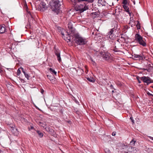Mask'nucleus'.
<instances>
[{
	"label": "nucleus",
	"mask_w": 153,
	"mask_h": 153,
	"mask_svg": "<svg viewBox=\"0 0 153 153\" xmlns=\"http://www.w3.org/2000/svg\"><path fill=\"white\" fill-rule=\"evenodd\" d=\"M68 29L67 31L64 30L61 31V34L62 36V37L67 42H71L72 40L73 36H75V29L73 27L71 22H69L68 24Z\"/></svg>",
	"instance_id": "f257e3e1"
},
{
	"label": "nucleus",
	"mask_w": 153,
	"mask_h": 153,
	"mask_svg": "<svg viewBox=\"0 0 153 153\" xmlns=\"http://www.w3.org/2000/svg\"><path fill=\"white\" fill-rule=\"evenodd\" d=\"M59 0H51L49 2L50 8L52 10L56 13L59 12L61 5Z\"/></svg>",
	"instance_id": "f03ea898"
},
{
	"label": "nucleus",
	"mask_w": 153,
	"mask_h": 153,
	"mask_svg": "<svg viewBox=\"0 0 153 153\" xmlns=\"http://www.w3.org/2000/svg\"><path fill=\"white\" fill-rule=\"evenodd\" d=\"M89 9L88 6L84 3L83 4L77 5L75 7V10L79 13H82Z\"/></svg>",
	"instance_id": "7ed1b4c3"
},
{
	"label": "nucleus",
	"mask_w": 153,
	"mask_h": 153,
	"mask_svg": "<svg viewBox=\"0 0 153 153\" xmlns=\"http://www.w3.org/2000/svg\"><path fill=\"white\" fill-rule=\"evenodd\" d=\"M135 40L140 45L143 46H146V42L145 39L138 33H136L135 35Z\"/></svg>",
	"instance_id": "20e7f679"
},
{
	"label": "nucleus",
	"mask_w": 153,
	"mask_h": 153,
	"mask_svg": "<svg viewBox=\"0 0 153 153\" xmlns=\"http://www.w3.org/2000/svg\"><path fill=\"white\" fill-rule=\"evenodd\" d=\"M75 38V42L79 45H83L85 44L84 39L82 37H79L78 35H75L74 36Z\"/></svg>",
	"instance_id": "39448f33"
},
{
	"label": "nucleus",
	"mask_w": 153,
	"mask_h": 153,
	"mask_svg": "<svg viewBox=\"0 0 153 153\" xmlns=\"http://www.w3.org/2000/svg\"><path fill=\"white\" fill-rule=\"evenodd\" d=\"M48 6L46 5V3L43 2H41L39 5L38 9L41 12H44L45 10L48 9Z\"/></svg>",
	"instance_id": "423d86ee"
},
{
	"label": "nucleus",
	"mask_w": 153,
	"mask_h": 153,
	"mask_svg": "<svg viewBox=\"0 0 153 153\" xmlns=\"http://www.w3.org/2000/svg\"><path fill=\"white\" fill-rule=\"evenodd\" d=\"M102 58L108 62H110L112 59V56H111L110 53L107 52H104L102 56Z\"/></svg>",
	"instance_id": "0eeeda50"
},
{
	"label": "nucleus",
	"mask_w": 153,
	"mask_h": 153,
	"mask_svg": "<svg viewBox=\"0 0 153 153\" xmlns=\"http://www.w3.org/2000/svg\"><path fill=\"white\" fill-rule=\"evenodd\" d=\"M128 151L127 153H140V150L139 149L131 146L128 149Z\"/></svg>",
	"instance_id": "6e6552de"
},
{
	"label": "nucleus",
	"mask_w": 153,
	"mask_h": 153,
	"mask_svg": "<svg viewBox=\"0 0 153 153\" xmlns=\"http://www.w3.org/2000/svg\"><path fill=\"white\" fill-rule=\"evenodd\" d=\"M54 51L55 54L57 57V59L58 61L59 62H60L61 61V58L60 55V51L58 49H57L54 47Z\"/></svg>",
	"instance_id": "1a4fd4ad"
},
{
	"label": "nucleus",
	"mask_w": 153,
	"mask_h": 153,
	"mask_svg": "<svg viewBox=\"0 0 153 153\" xmlns=\"http://www.w3.org/2000/svg\"><path fill=\"white\" fill-rule=\"evenodd\" d=\"M143 54L137 55L134 54L132 55L131 58L135 60H142L143 59Z\"/></svg>",
	"instance_id": "9d476101"
},
{
	"label": "nucleus",
	"mask_w": 153,
	"mask_h": 153,
	"mask_svg": "<svg viewBox=\"0 0 153 153\" xmlns=\"http://www.w3.org/2000/svg\"><path fill=\"white\" fill-rule=\"evenodd\" d=\"M122 149H121V151L124 152L125 153H127V152H128V149L130 147V146H127L125 145L124 144H122L120 145Z\"/></svg>",
	"instance_id": "9b49d317"
},
{
	"label": "nucleus",
	"mask_w": 153,
	"mask_h": 153,
	"mask_svg": "<svg viewBox=\"0 0 153 153\" xmlns=\"http://www.w3.org/2000/svg\"><path fill=\"white\" fill-rule=\"evenodd\" d=\"M140 79L141 80L145 83H146L147 85L149 84V81H150V78L149 77H146V76H143L140 78Z\"/></svg>",
	"instance_id": "f8f14e48"
},
{
	"label": "nucleus",
	"mask_w": 153,
	"mask_h": 153,
	"mask_svg": "<svg viewBox=\"0 0 153 153\" xmlns=\"http://www.w3.org/2000/svg\"><path fill=\"white\" fill-rule=\"evenodd\" d=\"M84 72L83 70L80 68H77L76 74L78 76L81 75Z\"/></svg>",
	"instance_id": "ddd939ff"
},
{
	"label": "nucleus",
	"mask_w": 153,
	"mask_h": 153,
	"mask_svg": "<svg viewBox=\"0 0 153 153\" xmlns=\"http://www.w3.org/2000/svg\"><path fill=\"white\" fill-rule=\"evenodd\" d=\"M11 131L15 135H17L19 133V132L17 130V128L15 127H14L12 129Z\"/></svg>",
	"instance_id": "4468645a"
},
{
	"label": "nucleus",
	"mask_w": 153,
	"mask_h": 153,
	"mask_svg": "<svg viewBox=\"0 0 153 153\" xmlns=\"http://www.w3.org/2000/svg\"><path fill=\"white\" fill-rule=\"evenodd\" d=\"M48 132L54 137H57L56 134H55L54 130L51 128L50 129Z\"/></svg>",
	"instance_id": "2eb2a0df"
},
{
	"label": "nucleus",
	"mask_w": 153,
	"mask_h": 153,
	"mask_svg": "<svg viewBox=\"0 0 153 153\" xmlns=\"http://www.w3.org/2000/svg\"><path fill=\"white\" fill-rule=\"evenodd\" d=\"M99 14L100 13H99L97 12H95L92 13L91 14V15L92 17L94 19L97 17H98L99 15Z\"/></svg>",
	"instance_id": "dca6fc26"
},
{
	"label": "nucleus",
	"mask_w": 153,
	"mask_h": 153,
	"mask_svg": "<svg viewBox=\"0 0 153 153\" xmlns=\"http://www.w3.org/2000/svg\"><path fill=\"white\" fill-rule=\"evenodd\" d=\"M6 29L4 26H0V34H2L5 32Z\"/></svg>",
	"instance_id": "f3484780"
},
{
	"label": "nucleus",
	"mask_w": 153,
	"mask_h": 153,
	"mask_svg": "<svg viewBox=\"0 0 153 153\" xmlns=\"http://www.w3.org/2000/svg\"><path fill=\"white\" fill-rule=\"evenodd\" d=\"M123 7L125 10V11L128 13L130 15V13L129 12V8L128 7L127 5H123Z\"/></svg>",
	"instance_id": "a211bd4d"
},
{
	"label": "nucleus",
	"mask_w": 153,
	"mask_h": 153,
	"mask_svg": "<svg viewBox=\"0 0 153 153\" xmlns=\"http://www.w3.org/2000/svg\"><path fill=\"white\" fill-rule=\"evenodd\" d=\"M77 68H70V70L74 74H76Z\"/></svg>",
	"instance_id": "6ab92c4d"
},
{
	"label": "nucleus",
	"mask_w": 153,
	"mask_h": 153,
	"mask_svg": "<svg viewBox=\"0 0 153 153\" xmlns=\"http://www.w3.org/2000/svg\"><path fill=\"white\" fill-rule=\"evenodd\" d=\"M49 70L50 71V72L51 73L53 74H54L55 75H56L57 72L55 71L54 69H53L51 68H50Z\"/></svg>",
	"instance_id": "aec40b11"
},
{
	"label": "nucleus",
	"mask_w": 153,
	"mask_h": 153,
	"mask_svg": "<svg viewBox=\"0 0 153 153\" xmlns=\"http://www.w3.org/2000/svg\"><path fill=\"white\" fill-rule=\"evenodd\" d=\"M87 79L89 82H94L95 81L94 79L93 78L90 77H86Z\"/></svg>",
	"instance_id": "412c9836"
},
{
	"label": "nucleus",
	"mask_w": 153,
	"mask_h": 153,
	"mask_svg": "<svg viewBox=\"0 0 153 153\" xmlns=\"http://www.w3.org/2000/svg\"><path fill=\"white\" fill-rule=\"evenodd\" d=\"M37 133L39 135V137L41 138L42 137L43 135V134L42 132H40V131L39 130H37L36 131Z\"/></svg>",
	"instance_id": "4be33fe9"
},
{
	"label": "nucleus",
	"mask_w": 153,
	"mask_h": 153,
	"mask_svg": "<svg viewBox=\"0 0 153 153\" xmlns=\"http://www.w3.org/2000/svg\"><path fill=\"white\" fill-rule=\"evenodd\" d=\"M47 76L48 78L49 79V80L51 81H53V79L55 78L53 75H47Z\"/></svg>",
	"instance_id": "5701e85b"
},
{
	"label": "nucleus",
	"mask_w": 153,
	"mask_h": 153,
	"mask_svg": "<svg viewBox=\"0 0 153 153\" xmlns=\"http://www.w3.org/2000/svg\"><path fill=\"white\" fill-rule=\"evenodd\" d=\"M153 68H140V69H143L144 70H146L149 72H150L152 71Z\"/></svg>",
	"instance_id": "b1692460"
},
{
	"label": "nucleus",
	"mask_w": 153,
	"mask_h": 153,
	"mask_svg": "<svg viewBox=\"0 0 153 153\" xmlns=\"http://www.w3.org/2000/svg\"><path fill=\"white\" fill-rule=\"evenodd\" d=\"M77 1L79 2L81 1H87L89 2L92 3L94 1V0H77Z\"/></svg>",
	"instance_id": "393cba45"
},
{
	"label": "nucleus",
	"mask_w": 153,
	"mask_h": 153,
	"mask_svg": "<svg viewBox=\"0 0 153 153\" xmlns=\"http://www.w3.org/2000/svg\"><path fill=\"white\" fill-rule=\"evenodd\" d=\"M136 142V140H134V139L132 140L130 142V144L131 145L134 146L135 145V143Z\"/></svg>",
	"instance_id": "a878e982"
},
{
	"label": "nucleus",
	"mask_w": 153,
	"mask_h": 153,
	"mask_svg": "<svg viewBox=\"0 0 153 153\" xmlns=\"http://www.w3.org/2000/svg\"><path fill=\"white\" fill-rule=\"evenodd\" d=\"M114 32L113 29H112L110 31H109L108 33V35L109 36V37L110 38H111L110 36H111L112 34Z\"/></svg>",
	"instance_id": "bb28decb"
},
{
	"label": "nucleus",
	"mask_w": 153,
	"mask_h": 153,
	"mask_svg": "<svg viewBox=\"0 0 153 153\" xmlns=\"http://www.w3.org/2000/svg\"><path fill=\"white\" fill-rule=\"evenodd\" d=\"M15 127V126L13 124H11L9 125L8 126V128L10 130H11L13 128Z\"/></svg>",
	"instance_id": "cd10ccee"
},
{
	"label": "nucleus",
	"mask_w": 153,
	"mask_h": 153,
	"mask_svg": "<svg viewBox=\"0 0 153 153\" xmlns=\"http://www.w3.org/2000/svg\"><path fill=\"white\" fill-rule=\"evenodd\" d=\"M136 27L137 29H140V24L139 23V22L138 21V23L136 25Z\"/></svg>",
	"instance_id": "c85d7f7f"
},
{
	"label": "nucleus",
	"mask_w": 153,
	"mask_h": 153,
	"mask_svg": "<svg viewBox=\"0 0 153 153\" xmlns=\"http://www.w3.org/2000/svg\"><path fill=\"white\" fill-rule=\"evenodd\" d=\"M39 125L40 126H41L43 128H45V124H44L42 122H39Z\"/></svg>",
	"instance_id": "c756f323"
},
{
	"label": "nucleus",
	"mask_w": 153,
	"mask_h": 153,
	"mask_svg": "<svg viewBox=\"0 0 153 153\" xmlns=\"http://www.w3.org/2000/svg\"><path fill=\"white\" fill-rule=\"evenodd\" d=\"M140 78L141 77H140L139 76H136V79L137 80L138 82L139 83H141V81L140 80Z\"/></svg>",
	"instance_id": "7c9ffc66"
},
{
	"label": "nucleus",
	"mask_w": 153,
	"mask_h": 153,
	"mask_svg": "<svg viewBox=\"0 0 153 153\" xmlns=\"http://www.w3.org/2000/svg\"><path fill=\"white\" fill-rule=\"evenodd\" d=\"M20 68L18 69V70H17V75L18 76H19L20 75V74L21 73V71L20 70Z\"/></svg>",
	"instance_id": "2f4dec72"
},
{
	"label": "nucleus",
	"mask_w": 153,
	"mask_h": 153,
	"mask_svg": "<svg viewBox=\"0 0 153 153\" xmlns=\"http://www.w3.org/2000/svg\"><path fill=\"white\" fill-rule=\"evenodd\" d=\"M128 1L127 0H125L123 1L122 4L123 5H127Z\"/></svg>",
	"instance_id": "473e14b6"
},
{
	"label": "nucleus",
	"mask_w": 153,
	"mask_h": 153,
	"mask_svg": "<svg viewBox=\"0 0 153 153\" xmlns=\"http://www.w3.org/2000/svg\"><path fill=\"white\" fill-rule=\"evenodd\" d=\"M76 3L75 1H74L73 2L72 1V4L73 5V6L74 7V8L75 9V7L77 5H76Z\"/></svg>",
	"instance_id": "72a5a7b5"
},
{
	"label": "nucleus",
	"mask_w": 153,
	"mask_h": 153,
	"mask_svg": "<svg viewBox=\"0 0 153 153\" xmlns=\"http://www.w3.org/2000/svg\"><path fill=\"white\" fill-rule=\"evenodd\" d=\"M51 128V127H50L48 126V127H45V128H45L46 131H48V132L49 131V130Z\"/></svg>",
	"instance_id": "f704fd0d"
},
{
	"label": "nucleus",
	"mask_w": 153,
	"mask_h": 153,
	"mask_svg": "<svg viewBox=\"0 0 153 153\" xmlns=\"http://www.w3.org/2000/svg\"><path fill=\"white\" fill-rule=\"evenodd\" d=\"M28 14L30 15V17L31 18L32 20L33 19V17L32 15V14L31 13V12L30 11H29L28 12Z\"/></svg>",
	"instance_id": "c9c22d12"
},
{
	"label": "nucleus",
	"mask_w": 153,
	"mask_h": 153,
	"mask_svg": "<svg viewBox=\"0 0 153 153\" xmlns=\"http://www.w3.org/2000/svg\"><path fill=\"white\" fill-rule=\"evenodd\" d=\"M4 72V71L3 70L2 68H0V73L1 74H2Z\"/></svg>",
	"instance_id": "e433bc0d"
},
{
	"label": "nucleus",
	"mask_w": 153,
	"mask_h": 153,
	"mask_svg": "<svg viewBox=\"0 0 153 153\" xmlns=\"http://www.w3.org/2000/svg\"><path fill=\"white\" fill-rule=\"evenodd\" d=\"M25 76L28 80L29 79V77H30V76H29L28 74H25Z\"/></svg>",
	"instance_id": "4c0bfd02"
},
{
	"label": "nucleus",
	"mask_w": 153,
	"mask_h": 153,
	"mask_svg": "<svg viewBox=\"0 0 153 153\" xmlns=\"http://www.w3.org/2000/svg\"><path fill=\"white\" fill-rule=\"evenodd\" d=\"M19 80H21V82L23 83H24L25 82V81L24 79H22L21 77H19Z\"/></svg>",
	"instance_id": "58836bf2"
},
{
	"label": "nucleus",
	"mask_w": 153,
	"mask_h": 153,
	"mask_svg": "<svg viewBox=\"0 0 153 153\" xmlns=\"http://www.w3.org/2000/svg\"><path fill=\"white\" fill-rule=\"evenodd\" d=\"M130 119H131V121L132 124H134V120H133V118L132 117H130Z\"/></svg>",
	"instance_id": "ea45409f"
},
{
	"label": "nucleus",
	"mask_w": 153,
	"mask_h": 153,
	"mask_svg": "<svg viewBox=\"0 0 153 153\" xmlns=\"http://www.w3.org/2000/svg\"><path fill=\"white\" fill-rule=\"evenodd\" d=\"M116 132L115 131H114L112 133V135L113 136H115L116 135Z\"/></svg>",
	"instance_id": "a19ab883"
},
{
	"label": "nucleus",
	"mask_w": 153,
	"mask_h": 153,
	"mask_svg": "<svg viewBox=\"0 0 153 153\" xmlns=\"http://www.w3.org/2000/svg\"><path fill=\"white\" fill-rule=\"evenodd\" d=\"M30 26H31V25H30V24L29 23V24L27 25V28H31Z\"/></svg>",
	"instance_id": "79ce46f5"
},
{
	"label": "nucleus",
	"mask_w": 153,
	"mask_h": 153,
	"mask_svg": "<svg viewBox=\"0 0 153 153\" xmlns=\"http://www.w3.org/2000/svg\"><path fill=\"white\" fill-rule=\"evenodd\" d=\"M150 81H149V84L152 83H153V80L151 79L150 78V79H149Z\"/></svg>",
	"instance_id": "37998d69"
},
{
	"label": "nucleus",
	"mask_w": 153,
	"mask_h": 153,
	"mask_svg": "<svg viewBox=\"0 0 153 153\" xmlns=\"http://www.w3.org/2000/svg\"><path fill=\"white\" fill-rule=\"evenodd\" d=\"M41 93L42 94H43L44 92V91L42 89H41Z\"/></svg>",
	"instance_id": "c03bdc74"
},
{
	"label": "nucleus",
	"mask_w": 153,
	"mask_h": 153,
	"mask_svg": "<svg viewBox=\"0 0 153 153\" xmlns=\"http://www.w3.org/2000/svg\"><path fill=\"white\" fill-rule=\"evenodd\" d=\"M147 94L148 95H149V96H152V94H151V93H150L149 92H148L147 93Z\"/></svg>",
	"instance_id": "a18cd8bd"
},
{
	"label": "nucleus",
	"mask_w": 153,
	"mask_h": 153,
	"mask_svg": "<svg viewBox=\"0 0 153 153\" xmlns=\"http://www.w3.org/2000/svg\"><path fill=\"white\" fill-rule=\"evenodd\" d=\"M66 122H67L68 123H69V124H71V123H72L71 121L70 120H68V121H66Z\"/></svg>",
	"instance_id": "49530a36"
},
{
	"label": "nucleus",
	"mask_w": 153,
	"mask_h": 153,
	"mask_svg": "<svg viewBox=\"0 0 153 153\" xmlns=\"http://www.w3.org/2000/svg\"><path fill=\"white\" fill-rule=\"evenodd\" d=\"M148 137L151 140H153V137L151 136H149Z\"/></svg>",
	"instance_id": "de8ad7c7"
},
{
	"label": "nucleus",
	"mask_w": 153,
	"mask_h": 153,
	"mask_svg": "<svg viewBox=\"0 0 153 153\" xmlns=\"http://www.w3.org/2000/svg\"><path fill=\"white\" fill-rule=\"evenodd\" d=\"M106 153H111V152L109 150H107V151H105Z\"/></svg>",
	"instance_id": "09e8293b"
},
{
	"label": "nucleus",
	"mask_w": 153,
	"mask_h": 153,
	"mask_svg": "<svg viewBox=\"0 0 153 153\" xmlns=\"http://www.w3.org/2000/svg\"><path fill=\"white\" fill-rule=\"evenodd\" d=\"M91 60L92 61V62H93V65L94 66L96 64V63L93 61V60L91 59Z\"/></svg>",
	"instance_id": "8fccbe9b"
},
{
	"label": "nucleus",
	"mask_w": 153,
	"mask_h": 153,
	"mask_svg": "<svg viewBox=\"0 0 153 153\" xmlns=\"http://www.w3.org/2000/svg\"><path fill=\"white\" fill-rule=\"evenodd\" d=\"M20 68L22 69L23 72V71H25L24 69L23 68Z\"/></svg>",
	"instance_id": "3c124183"
},
{
	"label": "nucleus",
	"mask_w": 153,
	"mask_h": 153,
	"mask_svg": "<svg viewBox=\"0 0 153 153\" xmlns=\"http://www.w3.org/2000/svg\"><path fill=\"white\" fill-rule=\"evenodd\" d=\"M60 114H63V111H62V110H61L60 111Z\"/></svg>",
	"instance_id": "603ef678"
},
{
	"label": "nucleus",
	"mask_w": 153,
	"mask_h": 153,
	"mask_svg": "<svg viewBox=\"0 0 153 153\" xmlns=\"http://www.w3.org/2000/svg\"><path fill=\"white\" fill-rule=\"evenodd\" d=\"M124 28L126 29H127L128 28V26L126 25V26H125Z\"/></svg>",
	"instance_id": "864d4df0"
},
{
	"label": "nucleus",
	"mask_w": 153,
	"mask_h": 153,
	"mask_svg": "<svg viewBox=\"0 0 153 153\" xmlns=\"http://www.w3.org/2000/svg\"><path fill=\"white\" fill-rule=\"evenodd\" d=\"M75 102H76V103H77V104H79V102H78V101H77V100H75Z\"/></svg>",
	"instance_id": "5fc2aeb1"
},
{
	"label": "nucleus",
	"mask_w": 153,
	"mask_h": 153,
	"mask_svg": "<svg viewBox=\"0 0 153 153\" xmlns=\"http://www.w3.org/2000/svg\"><path fill=\"white\" fill-rule=\"evenodd\" d=\"M23 73L25 75L27 74L25 71H23Z\"/></svg>",
	"instance_id": "6e6d98bb"
},
{
	"label": "nucleus",
	"mask_w": 153,
	"mask_h": 153,
	"mask_svg": "<svg viewBox=\"0 0 153 153\" xmlns=\"http://www.w3.org/2000/svg\"><path fill=\"white\" fill-rule=\"evenodd\" d=\"M114 51L115 52H117V51L116 50V49H114Z\"/></svg>",
	"instance_id": "4d7b16f0"
},
{
	"label": "nucleus",
	"mask_w": 153,
	"mask_h": 153,
	"mask_svg": "<svg viewBox=\"0 0 153 153\" xmlns=\"http://www.w3.org/2000/svg\"><path fill=\"white\" fill-rule=\"evenodd\" d=\"M21 65H22V64H21V63H20V65H19V66H20V67H21Z\"/></svg>",
	"instance_id": "13d9d810"
},
{
	"label": "nucleus",
	"mask_w": 153,
	"mask_h": 153,
	"mask_svg": "<svg viewBox=\"0 0 153 153\" xmlns=\"http://www.w3.org/2000/svg\"><path fill=\"white\" fill-rule=\"evenodd\" d=\"M110 86V87H111V88H112V87H113V86L112 85H111Z\"/></svg>",
	"instance_id": "bf43d9fd"
},
{
	"label": "nucleus",
	"mask_w": 153,
	"mask_h": 153,
	"mask_svg": "<svg viewBox=\"0 0 153 153\" xmlns=\"http://www.w3.org/2000/svg\"><path fill=\"white\" fill-rule=\"evenodd\" d=\"M31 129H33V126H31Z\"/></svg>",
	"instance_id": "052dcab7"
},
{
	"label": "nucleus",
	"mask_w": 153,
	"mask_h": 153,
	"mask_svg": "<svg viewBox=\"0 0 153 153\" xmlns=\"http://www.w3.org/2000/svg\"><path fill=\"white\" fill-rule=\"evenodd\" d=\"M7 70H9V69H11V68H7Z\"/></svg>",
	"instance_id": "680f3d73"
},
{
	"label": "nucleus",
	"mask_w": 153,
	"mask_h": 153,
	"mask_svg": "<svg viewBox=\"0 0 153 153\" xmlns=\"http://www.w3.org/2000/svg\"><path fill=\"white\" fill-rule=\"evenodd\" d=\"M36 108L37 109H38V110H40V109H39L38 108Z\"/></svg>",
	"instance_id": "e2e57ef3"
},
{
	"label": "nucleus",
	"mask_w": 153,
	"mask_h": 153,
	"mask_svg": "<svg viewBox=\"0 0 153 153\" xmlns=\"http://www.w3.org/2000/svg\"><path fill=\"white\" fill-rule=\"evenodd\" d=\"M1 150L0 149V153H1Z\"/></svg>",
	"instance_id": "0e129e2a"
},
{
	"label": "nucleus",
	"mask_w": 153,
	"mask_h": 153,
	"mask_svg": "<svg viewBox=\"0 0 153 153\" xmlns=\"http://www.w3.org/2000/svg\"><path fill=\"white\" fill-rule=\"evenodd\" d=\"M1 129H0V134L1 133Z\"/></svg>",
	"instance_id": "69168bd1"
},
{
	"label": "nucleus",
	"mask_w": 153,
	"mask_h": 153,
	"mask_svg": "<svg viewBox=\"0 0 153 153\" xmlns=\"http://www.w3.org/2000/svg\"><path fill=\"white\" fill-rule=\"evenodd\" d=\"M114 92V91L113 90H112V93H113Z\"/></svg>",
	"instance_id": "338daca9"
},
{
	"label": "nucleus",
	"mask_w": 153,
	"mask_h": 153,
	"mask_svg": "<svg viewBox=\"0 0 153 153\" xmlns=\"http://www.w3.org/2000/svg\"><path fill=\"white\" fill-rule=\"evenodd\" d=\"M151 88H153V86H151Z\"/></svg>",
	"instance_id": "774afa93"
}]
</instances>
